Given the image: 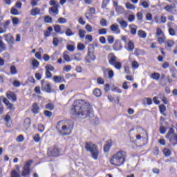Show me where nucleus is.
Returning <instances> with one entry per match:
<instances>
[{"instance_id":"41","label":"nucleus","mask_w":177,"mask_h":177,"mask_svg":"<svg viewBox=\"0 0 177 177\" xmlns=\"http://www.w3.org/2000/svg\"><path fill=\"white\" fill-rule=\"evenodd\" d=\"M87 56L90 57L91 60H96V56L95 55V52L93 53H87Z\"/></svg>"},{"instance_id":"23","label":"nucleus","mask_w":177,"mask_h":177,"mask_svg":"<svg viewBox=\"0 0 177 177\" xmlns=\"http://www.w3.org/2000/svg\"><path fill=\"white\" fill-rule=\"evenodd\" d=\"M40 13H41V10L38 8H36L31 10L30 15L32 16H37V15H39Z\"/></svg>"},{"instance_id":"13","label":"nucleus","mask_w":177,"mask_h":177,"mask_svg":"<svg viewBox=\"0 0 177 177\" xmlns=\"http://www.w3.org/2000/svg\"><path fill=\"white\" fill-rule=\"evenodd\" d=\"M110 30L111 31H113V32H117V34H120L121 30H120L118 24H112L110 26Z\"/></svg>"},{"instance_id":"20","label":"nucleus","mask_w":177,"mask_h":177,"mask_svg":"<svg viewBox=\"0 0 177 177\" xmlns=\"http://www.w3.org/2000/svg\"><path fill=\"white\" fill-rule=\"evenodd\" d=\"M159 110L160 114H162L163 115H165V117H167V114L164 113H165V111H167V106H165V105L162 104L159 105Z\"/></svg>"},{"instance_id":"7","label":"nucleus","mask_w":177,"mask_h":177,"mask_svg":"<svg viewBox=\"0 0 177 177\" xmlns=\"http://www.w3.org/2000/svg\"><path fill=\"white\" fill-rule=\"evenodd\" d=\"M3 37L9 45H13L15 44V37L10 33L4 35Z\"/></svg>"},{"instance_id":"36","label":"nucleus","mask_w":177,"mask_h":177,"mask_svg":"<svg viewBox=\"0 0 177 177\" xmlns=\"http://www.w3.org/2000/svg\"><path fill=\"white\" fill-rule=\"evenodd\" d=\"M163 153L165 156V157H169V156H171V150H169L167 148H164L163 149Z\"/></svg>"},{"instance_id":"46","label":"nucleus","mask_w":177,"mask_h":177,"mask_svg":"<svg viewBox=\"0 0 177 177\" xmlns=\"http://www.w3.org/2000/svg\"><path fill=\"white\" fill-rule=\"evenodd\" d=\"M115 11L117 13H122L124 12V8L121 6H118L115 7Z\"/></svg>"},{"instance_id":"21","label":"nucleus","mask_w":177,"mask_h":177,"mask_svg":"<svg viewBox=\"0 0 177 177\" xmlns=\"http://www.w3.org/2000/svg\"><path fill=\"white\" fill-rule=\"evenodd\" d=\"M160 77H161V75L157 72L153 73L151 75V78H152V80H156V81H158Z\"/></svg>"},{"instance_id":"62","label":"nucleus","mask_w":177,"mask_h":177,"mask_svg":"<svg viewBox=\"0 0 177 177\" xmlns=\"http://www.w3.org/2000/svg\"><path fill=\"white\" fill-rule=\"evenodd\" d=\"M12 22L14 26H16V25L19 24V18H17V17L12 18Z\"/></svg>"},{"instance_id":"27","label":"nucleus","mask_w":177,"mask_h":177,"mask_svg":"<svg viewBox=\"0 0 177 177\" xmlns=\"http://www.w3.org/2000/svg\"><path fill=\"white\" fill-rule=\"evenodd\" d=\"M93 95L97 97H100V96H102V91H100L99 88H95L93 91Z\"/></svg>"},{"instance_id":"42","label":"nucleus","mask_w":177,"mask_h":177,"mask_svg":"<svg viewBox=\"0 0 177 177\" xmlns=\"http://www.w3.org/2000/svg\"><path fill=\"white\" fill-rule=\"evenodd\" d=\"M2 99H3V102L4 103V104H6V106H9V104H10V102H9V100H8L6 97H3V96H1L0 100H2Z\"/></svg>"},{"instance_id":"2","label":"nucleus","mask_w":177,"mask_h":177,"mask_svg":"<svg viewBox=\"0 0 177 177\" xmlns=\"http://www.w3.org/2000/svg\"><path fill=\"white\" fill-rule=\"evenodd\" d=\"M126 158L127 152L124 151H119L117 153L111 157L110 159V163L111 165H115V167H121V165H124Z\"/></svg>"},{"instance_id":"40","label":"nucleus","mask_w":177,"mask_h":177,"mask_svg":"<svg viewBox=\"0 0 177 177\" xmlns=\"http://www.w3.org/2000/svg\"><path fill=\"white\" fill-rule=\"evenodd\" d=\"M100 24L102 27H106L107 26V21L106 20V19L103 18L100 20Z\"/></svg>"},{"instance_id":"35","label":"nucleus","mask_w":177,"mask_h":177,"mask_svg":"<svg viewBox=\"0 0 177 177\" xmlns=\"http://www.w3.org/2000/svg\"><path fill=\"white\" fill-rule=\"evenodd\" d=\"M93 52H95V45L91 44L88 46V53H92Z\"/></svg>"},{"instance_id":"50","label":"nucleus","mask_w":177,"mask_h":177,"mask_svg":"<svg viewBox=\"0 0 177 177\" xmlns=\"http://www.w3.org/2000/svg\"><path fill=\"white\" fill-rule=\"evenodd\" d=\"M59 39L57 37H54L53 39V44L54 46H59Z\"/></svg>"},{"instance_id":"22","label":"nucleus","mask_w":177,"mask_h":177,"mask_svg":"<svg viewBox=\"0 0 177 177\" xmlns=\"http://www.w3.org/2000/svg\"><path fill=\"white\" fill-rule=\"evenodd\" d=\"M120 19H117V21L119 23V24L121 26L122 28H127L128 27V22H127L124 20L119 21Z\"/></svg>"},{"instance_id":"37","label":"nucleus","mask_w":177,"mask_h":177,"mask_svg":"<svg viewBox=\"0 0 177 177\" xmlns=\"http://www.w3.org/2000/svg\"><path fill=\"white\" fill-rule=\"evenodd\" d=\"M66 49L69 52H74V50H75V47L73 44H68L66 46Z\"/></svg>"},{"instance_id":"19","label":"nucleus","mask_w":177,"mask_h":177,"mask_svg":"<svg viewBox=\"0 0 177 177\" xmlns=\"http://www.w3.org/2000/svg\"><path fill=\"white\" fill-rule=\"evenodd\" d=\"M43 91H45V92H47V93H52V86H50V84H46L45 86H42Z\"/></svg>"},{"instance_id":"24","label":"nucleus","mask_w":177,"mask_h":177,"mask_svg":"<svg viewBox=\"0 0 177 177\" xmlns=\"http://www.w3.org/2000/svg\"><path fill=\"white\" fill-rule=\"evenodd\" d=\"M138 35L140 38H146V37H147V33H146L145 30H140L138 31Z\"/></svg>"},{"instance_id":"58","label":"nucleus","mask_w":177,"mask_h":177,"mask_svg":"<svg viewBox=\"0 0 177 177\" xmlns=\"http://www.w3.org/2000/svg\"><path fill=\"white\" fill-rule=\"evenodd\" d=\"M85 39H86L88 42H92V41H93V37H92V35H87L85 37Z\"/></svg>"},{"instance_id":"5","label":"nucleus","mask_w":177,"mask_h":177,"mask_svg":"<svg viewBox=\"0 0 177 177\" xmlns=\"http://www.w3.org/2000/svg\"><path fill=\"white\" fill-rule=\"evenodd\" d=\"M47 154L49 157H59L60 156V149L56 146L50 147L48 149Z\"/></svg>"},{"instance_id":"54","label":"nucleus","mask_w":177,"mask_h":177,"mask_svg":"<svg viewBox=\"0 0 177 177\" xmlns=\"http://www.w3.org/2000/svg\"><path fill=\"white\" fill-rule=\"evenodd\" d=\"M62 80V76H54L53 77V81L57 83H60V81Z\"/></svg>"},{"instance_id":"4","label":"nucleus","mask_w":177,"mask_h":177,"mask_svg":"<svg viewBox=\"0 0 177 177\" xmlns=\"http://www.w3.org/2000/svg\"><path fill=\"white\" fill-rule=\"evenodd\" d=\"M33 160H28L22 167V171L21 173V176L22 177H30L31 175V164H32Z\"/></svg>"},{"instance_id":"44","label":"nucleus","mask_w":177,"mask_h":177,"mask_svg":"<svg viewBox=\"0 0 177 177\" xmlns=\"http://www.w3.org/2000/svg\"><path fill=\"white\" fill-rule=\"evenodd\" d=\"M113 66L115 68H116V70H120L121 67H122V64H121V62H116V63Z\"/></svg>"},{"instance_id":"1","label":"nucleus","mask_w":177,"mask_h":177,"mask_svg":"<svg viewBox=\"0 0 177 177\" xmlns=\"http://www.w3.org/2000/svg\"><path fill=\"white\" fill-rule=\"evenodd\" d=\"M71 113L82 120L88 118V117L92 118L93 117V109H92L91 104L85 102V100H77L74 101L71 106Z\"/></svg>"},{"instance_id":"45","label":"nucleus","mask_w":177,"mask_h":177,"mask_svg":"<svg viewBox=\"0 0 177 177\" xmlns=\"http://www.w3.org/2000/svg\"><path fill=\"white\" fill-rule=\"evenodd\" d=\"M44 22L45 23H52V17L49 15H46L44 17Z\"/></svg>"},{"instance_id":"18","label":"nucleus","mask_w":177,"mask_h":177,"mask_svg":"<svg viewBox=\"0 0 177 177\" xmlns=\"http://www.w3.org/2000/svg\"><path fill=\"white\" fill-rule=\"evenodd\" d=\"M72 60H76L77 62H81L82 60V55L78 53L72 56Z\"/></svg>"},{"instance_id":"10","label":"nucleus","mask_w":177,"mask_h":177,"mask_svg":"<svg viewBox=\"0 0 177 177\" xmlns=\"http://www.w3.org/2000/svg\"><path fill=\"white\" fill-rule=\"evenodd\" d=\"M111 146H113V142L111 141V140L106 141V143L104 146V151H105V153H109Z\"/></svg>"},{"instance_id":"59","label":"nucleus","mask_w":177,"mask_h":177,"mask_svg":"<svg viewBox=\"0 0 177 177\" xmlns=\"http://www.w3.org/2000/svg\"><path fill=\"white\" fill-rule=\"evenodd\" d=\"M107 41H108L109 44H114V37L109 36L107 38Z\"/></svg>"},{"instance_id":"26","label":"nucleus","mask_w":177,"mask_h":177,"mask_svg":"<svg viewBox=\"0 0 177 177\" xmlns=\"http://www.w3.org/2000/svg\"><path fill=\"white\" fill-rule=\"evenodd\" d=\"M65 34H66V37H71L73 35H75V33H74V32H73L71 28H68L66 29Z\"/></svg>"},{"instance_id":"11","label":"nucleus","mask_w":177,"mask_h":177,"mask_svg":"<svg viewBox=\"0 0 177 177\" xmlns=\"http://www.w3.org/2000/svg\"><path fill=\"white\" fill-rule=\"evenodd\" d=\"M6 96L8 99H12V102H16V100H17V97L16 96V94L12 91H8L6 93Z\"/></svg>"},{"instance_id":"43","label":"nucleus","mask_w":177,"mask_h":177,"mask_svg":"<svg viewBox=\"0 0 177 177\" xmlns=\"http://www.w3.org/2000/svg\"><path fill=\"white\" fill-rule=\"evenodd\" d=\"M98 34L100 35H104L106 34H107V29L106 28H101L98 30Z\"/></svg>"},{"instance_id":"49","label":"nucleus","mask_w":177,"mask_h":177,"mask_svg":"<svg viewBox=\"0 0 177 177\" xmlns=\"http://www.w3.org/2000/svg\"><path fill=\"white\" fill-rule=\"evenodd\" d=\"M45 68H46V71H55V67H53V66H52L50 64L46 66Z\"/></svg>"},{"instance_id":"15","label":"nucleus","mask_w":177,"mask_h":177,"mask_svg":"<svg viewBox=\"0 0 177 177\" xmlns=\"http://www.w3.org/2000/svg\"><path fill=\"white\" fill-rule=\"evenodd\" d=\"M59 8H60V5L57 4L55 6L50 7L49 8V12L54 13L55 15H59Z\"/></svg>"},{"instance_id":"52","label":"nucleus","mask_w":177,"mask_h":177,"mask_svg":"<svg viewBox=\"0 0 177 177\" xmlns=\"http://www.w3.org/2000/svg\"><path fill=\"white\" fill-rule=\"evenodd\" d=\"M54 31L57 33L60 32V31H62V28L60 27V25H55Z\"/></svg>"},{"instance_id":"17","label":"nucleus","mask_w":177,"mask_h":177,"mask_svg":"<svg viewBox=\"0 0 177 177\" xmlns=\"http://www.w3.org/2000/svg\"><path fill=\"white\" fill-rule=\"evenodd\" d=\"M39 106H38V104L37 102L33 103L32 104V112L34 114H38L39 113Z\"/></svg>"},{"instance_id":"53","label":"nucleus","mask_w":177,"mask_h":177,"mask_svg":"<svg viewBox=\"0 0 177 177\" xmlns=\"http://www.w3.org/2000/svg\"><path fill=\"white\" fill-rule=\"evenodd\" d=\"M136 54L137 56H140V55H145V50L141 49H136Z\"/></svg>"},{"instance_id":"51","label":"nucleus","mask_w":177,"mask_h":177,"mask_svg":"<svg viewBox=\"0 0 177 177\" xmlns=\"http://www.w3.org/2000/svg\"><path fill=\"white\" fill-rule=\"evenodd\" d=\"M64 57V60H65V62H71V60H73L71 57L70 55H67V54H64L63 55Z\"/></svg>"},{"instance_id":"39","label":"nucleus","mask_w":177,"mask_h":177,"mask_svg":"<svg viewBox=\"0 0 177 177\" xmlns=\"http://www.w3.org/2000/svg\"><path fill=\"white\" fill-rule=\"evenodd\" d=\"M21 175H20V174H19L17 171L15 169L11 171V177H21Z\"/></svg>"},{"instance_id":"48","label":"nucleus","mask_w":177,"mask_h":177,"mask_svg":"<svg viewBox=\"0 0 177 177\" xmlns=\"http://www.w3.org/2000/svg\"><path fill=\"white\" fill-rule=\"evenodd\" d=\"M85 49V45L82 43L77 44V50H84Z\"/></svg>"},{"instance_id":"32","label":"nucleus","mask_w":177,"mask_h":177,"mask_svg":"<svg viewBox=\"0 0 177 177\" xmlns=\"http://www.w3.org/2000/svg\"><path fill=\"white\" fill-rule=\"evenodd\" d=\"M56 23H59V24H64L67 23V19L59 17L58 18L57 21Z\"/></svg>"},{"instance_id":"29","label":"nucleus","mask_w":177,"mask_h":177,"mask_svg":"<svg viewBox=\"0 0 177 177\" xmlns=\"http://www.w3.org/2000/svg\"><path fill=\"white\" fill-rule=\"evenodd\" d=\"M140 6L143 7L144 9H147L148 8H149L150 4H149L147 1H143L142 2L140 3Z\"/></svg>"},{"instance_id":"61","label":"nucleus","mask_w":177,"mask_h":177,"mask_svg":"<svg viewBox=\"0 0 177 177\" xmlns=\"http://www.w3.org/2000/svg\"><path fill=\"white\" fill-rule=\"evenodd\" d=\"M109 78H113L114 77V71L111 69L108 71Z\"/></svg>"},{"instance_id":"34","label":"nucleus","mask_w":177,"mask_h":177,"mask_svg":"<svg viewBox=\"0 0 177 177\" xmlns=\"http://www.w3.org/2000/svg\"><path fill=\"white\" fill-rule=\"evenodd\" d=\"M10 70L12 75H15V74H17V69L16 68L15 66H11Z\"/></svg>"},{"instance_id":"64","label":"nucleus","mask_w":177,"mask_h":177,"mask_svg":"<svg viewBox=\"0 0 177 177\" xmlns=\"http://www.w3.org/2000/svg\"><path fill=\"white\" fill-rule=\"evenodd\" d=\"M137 19L139 21L142 20V19H143V13L141 12H137Z\"/></svg>"},{"instance_id":"28","label":"nucleus","mask_w":177,"mask_h":177,"mask_svg":"<svg viewBox=\"0 0 177 177\" xmlns=\"http://www.w3.org/2000/svg\"><path fill=\"white\" fill-rule=\"evenodd\" d=\"M45 107L47 110H50V111L55 110V104H53V103H48L47 104H46Z\"/></svg>"},{"instance_id":"55","label":"nucleus","mask_w":177,"mask_h":177,"mask_svg":"<svg viewBox=\"0 0 177 177\" xmlns=\"http://www.w3.org/2000/svg\"><path fill=\"white\" fill-rule=\"evenodd\" d=\"M44 115H46V117H52V115H53L52 111H50L48 110L44 111Z\"/></svg>"},{"instance_id":"14","label":"nucleus","mask_w":177,"mask_h":177,"mask_svg":"<svg viewBox=\"0 0 177 177\" xmlns=\"http://www.w3.org/2000/svg\"><path fill=\"white\" fill-rule=\"evenodd\" d=\"M110 59H109V63L111 66H114L117 63V57L112 53L109 54Z\"/></svg>"},{"instance_id":"47","label":"nucleus","mask_w":177,"mask_h":177,"mask_svg":"<svg viewBox=\"0 0 177 177\" xmlns=\"http://www.w3.org/2000/svg\"><path fill=\"white\" fill-rule=\"evenodd\" d=\"M112 92H117L118 93H122V90L119 87H113L111 88Z\"/></svg>"},{"instance_id":"57","label":"nucleus","mask_w":177,"mask_h":177,"mask_svg":"<svg viewBox=\"0 0 177 177\" xmlns=\"http://www.w3.org/2000/svg\"><path fill=\"white\" fill-rule=\"evenodd\" d=\"M109 2H110V0H103L102 5V9L107 8V3H109Z\"/></svg>"},{"instance_id":"31","label":"nucleus","mask_w":177,"mask_h":177,"mask_svg":"<svg viewBox=\"0 0 177 177\" xmlns=\"http://www.w3.org/2000/svg\"><path fill=\"white\" fill-rule=\"evenodd\" d=\"M85 34H86V31L83 29L79 30V37L80 38L82 39L85 37Z\"/></svg>"},{"instance_id":"60","label":"nucleus","mask_w":177,"mask_h":177,"mask_svg":"<svg viewBox=\"0 0 177 177\" xmlns=\"http://www.w3.org/2000/svg\"><path fill=\"white\" fill-rule=\"evenodd\" d=\"M133 68H139V63L136 61H133L131 64Z\"/></svg>"},{"instance_id":"9","label":"nucleus","mask_w":177,"mask_h":177,"mask_svg":"<svg viewBox=\"0 0 177 177\" xmlns=\"http://www.w3.org/2000/svg\"><path fill=\"white\" fill-rule=\"evenodd\" d=\"M113 48L114 50H121L122 49V44H121V40H115Z\"/></svg>"},{"instance_id":"38","label":"nucleus","mask_w":177,"mask_h":177,"mask_svg":"<svg viewBox=\"0 0 177 177\" xmlns=\"http://www.w3.org/2000/svg\"><path fill=\"white\" fill-rule=\"evenodd\" d=\"M32 67H35L36 68L39 67V62H38V60L34 59L32 61Z\"/></svg>"},{"instance_id":"33","label":"nucleus","mask_w":177,"mask_h":177,"mask_svg":"<svg viewBox=\"0 0 177 177\" xmlns=\"http://www.w3.org/2000/svg\"><path fill=\"white\" fill-rule=\"evenodd\" d=\"M126 8L127 9H129V10H135L136 8V7H135V6L129 2L126 3Z\"/></svg>"},{"instance_id":"12","label":"nucleus","mask_w":177,"mask_h":177,"mask_svg":"<svg viewBox=\"0 0 177 177\" xmlns=\"http://www.w3.org/2000/svg\"><path fill=\"white\" fill-rule=\"evenodd\" d=\"M175 133V130L173 128H170L167 134L166 135V139H169L170 143H172V136Z\"/></svg>"},{"instance_id":"3","label":"nucleus","mask_w":177,"mask_h":177,"mask_svg":"<svg viewBox=\"0 0 177 177\" xmlns=\"http://www.w3.org/2000/svg\"><path fill=\"white\" fill-rule=\"evenodd\" d=\"M84 145L85 150L91 152L92 158L97 160L99 157V149L97 146L91 142H86Z\"/></svg>"},{"instance_id":"16","label":"nucleus","mask_w":177,"mask_h":177,"mask_svg":"<svg viewBox=\"0 0 177 177\" xmlns=\"http://www.w3.org/2000/svg\"><path fill=\"white\" fill-rule=\"evenodd\" d=\"M24 127L27 131L30 127H31V119L30 118H26L24 121Z\"/></svg>"},{"instance_id":"25","label":"nucleus","mask_w":177,"mask_h":177,"mask_svg":"<svg viewBox=\"0 0 177 177\" xmlns=\"http://www.w3.org/2000/svg\"><path fill=\"white\" fill-rule=\"evenodd\" d=\"M165 45L166 46H167V48H169V50H171V48H172V46L175 45V41H174L173 40H168L166 41Z\"/></svg>"},{"instance_id":"8","label":"nucleus","mask_w":177,"mask_h":177,"mask_svg":"<svg viewBox=\"0 0 177 177\" xmlns=\"http://www.w3.org/2000/svg\"><path fill=\"white\" fill-rule=\"evenodd\" d=\"M128 52H133V49H135V44L132 40H129V42L127 43V46L124 47Z\"/></svg>"},{"instance_id":"56","label":"nucleus","mask_w":177,"mask_h":177,"mask_svg":"<svg viewBox=\"0 0 177 177\" xmlns=\"http://www.w3.org/2000/svg\"><path fill=\"white\" fill-rule=\"evenodd\" d=\"M62 129L64 132V133H67V132L68 131V130L70 129V127H67L66 125H63L62 127Z\"/></svg>"},{"instance_id":"30","label":"nucleus","mask_w":177,"mask_h":177,"mask_svg":"<svg viewBox=\"0 0 177 177\" xmlns=\"http://www.w3.org/2000/svg\"><path fill=\"white\" fill-rule=\"evenodd\" d=\"M10 13L11 15H13V16H17L20 15V13L19 12V10H17V9L13 7L10 10Z\"/></svg>"},{"instance_id":"63","label":"nucleus","mask_w":177,"mask_h":177,"mask_svg":"<svg viewBox=\"0 0 177 177\" xmlns=\"http://www.w3.org/2000/svg\"><path fill=\"white\" fill-rule=\"evenodd\" d=\"M24 136L23 135H19L17 138V142H24Z\"/></svg>"},{"instance_id":"6","label":"nucleus","mask_w":177,"mask_h":177,"mask_svg":"<svg viewBox=\"0 0 177 177\" xmlns=\"http://www.w3.org/2000/svg\"><path fill=\"white\" fill-rule=\"evenodd\" d=\"M62 123H63V122H62V121L58 122L56 125V129H57V132L59 133V135H62V136H67L71 133V130H70V131L68 133H63V131H62L61 127H62Z\"/></svg>"}]
</instances>
